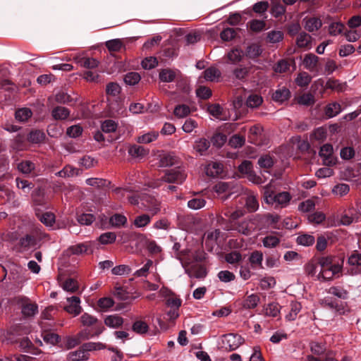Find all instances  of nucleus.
<instances>
[{
    "label": "nucleus",
    "mask_w": 361,
    "mask_h": 361,
    "mask_svg": "<svg viewBox=\"0 0 361 361\" xmlns=\"http://www.w3.org/2000/svg\"><path fill=\"white\" fill-rule=\"evenodd\" d=\"M264 199L267 204L275 207H286L291 200L288 192H281L275 194L269 187H266L264 192Z\"/></svg>",
    "instance_id": "f257e3e1"
},
{
    "label": "nucleus",
    "mask_w": 361,
    "mask_h": 361,
    "mask_svg": "<svg viewBox=\"0 0 361 361\" xmlns=\"http://www.w3.org/2000/svg\"><path fill=\"white\" fill-rule=\"evenodd\" d=\"M243 342V338L238 334H228L224 335L221 339L222 348L232 351L237 349Z\"/></svg>",
    "instance_id": "f03ea898"
},
{
    "label": "nucleus",
    "mask_w": 361,
    "mask_h": 361,
    "mask_svg": "<svg viewBox=\"0 0 361 361\" xmlns=\"http://www.w3.org/2000/svg\"><path fill=\"white\" fill-rule=\"evenodd\" d=\"M186 178V174L179 169L167 170L162 180L168 183L181 184Z\"/></svg>",
    "instance_id": "7ed1b4c3"
},
{
    "label": "nucleus",
    "mask_w": 361,
    "mask_h": 361,
    "mask_svg": "<svg viewBox=\"0 0 361 361\" xmlns=\"http://www.w3.org/2000/svg\"><path fill=\"white\" fill-rule=\"evenodd\" d=\"M142 204L145 209L152 216L157 215L161 212V202L154 197H145L143 199Z\"/></svg>",
    "instance_id": "20e7f679"
},
{
    "label": "nucleus",
    "mask_w": 361,
    "mask_h": 361,
    "mask_svg": "<svg viewBox=\"0 0 361 361\" xmlns=\"http://www.w3.org/2000/svg\"><path fill=\"white\" fill-rule=\"evenodd\" d=\"M319 154L323 159L324 164L326 166L336 164V159L333 156V147L331 145L326 144L321 147Z\"/></svg>",
    "instance_id": "39448f33"
},
{
    "label": "nucleus",
    "mask_w": 361,
    "mask_h": 361,
    "mask_svg": "<svg viewBox=\"0 0 361 361\" xmlns=\"http://www.w3.org/2000/svg\"><path fill=\"white\" fill-rule=\"evenodd\" d=\"M67 302L68 303L64 307V310L69 314L77 316L80 314L82 307L80 306V299L78 296H72L67 298Z\"/></svg>",
    "instance_id": "423d86ee"
},
{
    "label": "nucleus",
    "mask_w": 361,
    "mask_h": 361,
    "mask_svg": "<svg viewBox=\"0 0 361 361\" xmlns=\"http://www.w3.org/2000/svg\"><path fill=\"white\" fill-rule=\"evenodd\" d=\"M91 246H92L91 242L78 243L77 245L70 246L65 251V254L67 256H71L73 255H81L83 253H86L88 251V250L91 247Z\"/></svg>",
    "instance_id": "0eeeda50"
},
{
    "label": "nucleus",
    "mask_w": 361,
    "mask_h": 361,
    "mask_svg": "<svg viewBox=\"0 0 361 361\" xmlns=\"http://www.w3.org/2000/svg\"><path fill=\"white\" fill-rule=\"evenodd\" d=\"M214 190L219 195L226 193L225 197H222L224 200H226L231 194L234 193L235 190L231 183L219 182L214 187Z\"/></svg>",
    "instance_id": "6e6552de"
},
{
    "label": "nucleus",
    "mask_w": 361,
    "mask_h": 361,
    "mask_svg": "<svg viewBox=\"0 0 361 361\" xmlns=\"http://www.w3.org/2000/svg\"><path fill=\"white\" fill-rule=\"evenodd\" d=\"M318 61V56L313 54H307L303 59L302 64L305 69L310 72H314L317 71Z\"/></svg>",
    "instance_id": "1a4fd4ad"
},
{
    "label": "nucleus",
    "mask_w": 361,
    "mask_h": 361,
    "mask_svg": "<svg viewBox=\"0 0 361 361\" xmlns=\"http://www.w3.org/2000/svg\"><path fill=\"white\" fill-rule=\"evenodd\" d=\"M67 359L70 361H85L89 359V353L83 350L82 345L78 350L68 353Z\"/></svg>",
    "instance_id": "9d476101"
},
{
    "label": "nucleus",
    "mask_w": 361,
    "mask_h": 361,
    "mask_svg": "<svg viewBox=\"0 0 361 361\" xmlns=\"http://www.w3.org/2000/svg\"><path fill=\"white\" fill-rule=\"evenodd\" d=\"M281 236L279 233H271L263 238L262 244L265 247H275L279 244Z\"/></svg>",
    "instance_id": "9b49d317"
},
{
    "label": "nucleus",
    "mask_w": 361,
    "mask_h": 361,
    "mask_svg": "<svg viewBox=\"0 0 361 361\" xmlns=\"http://www.w3.org/2000/svg\"><path fill=\"white\" fill-rule=\"evenodd\" d=\"M342 267L341 265H335L330 269H320L319 278L325 281L331 280L333 277L341 271Z\"/></svg>",
    "instance_id": "f8f14e48"
},
{
    "label": "nucleus",
    "mask_w": 361,
    "mask_h": 361,
    "mask_svg": "<svg viewBox=\"0 0 361 361\" xmlns=\"http://www.w3.org/2000/svg\"><path fill=\"white\" fill-rule=\"evenodd\" d=\"M207 111L216 119L225 120L226 115L224 108L219 104H212L207 106Z\"/></svg>",
    "instance_id": "ddd939ff"
},
{
    "label": "nucleus",
    "mask_w": 361,
    "mask_h": 361,
    "mask_svg": "<svg viewBox=\"0 0 361 361\" xmlns=\"http://www.w3.org/2000/svg\"><path fill=\"white\" fill-rule=\"evenodd\" d=\"M357 221L358 216L355 214V210L353 207L349 208L346 213L341 216V223L344 226H349L353 221Z\"/></svg>",
    "instance_id": "4468645a"
},
{
    "label": "nucleus",
    "mask_w": 361,
    "mask_h": 361,
    "mask_svg": "<svg viewBox=\"0 0 361 361\" xmlns=\"http://www.w3.org/2000/svg\"><path fill=\"white\" fill-rule=\"evenodd\" d=\"M104 324L110 328L117 329L123 325V319L118 314L109 315L105 318Z\"/></svg>",
    "instance_id": "2eb2a0df"
},
{
    "label": "nucleus",
    "mask_w": 361,
    "mask_h": 361,
    "mask_svg": "<svg viewBox=\"0 0 361 361\" xmlns=\"http://www.w3.org/2000/svg\"><path fill=\"white\" fill-rule=\"evenodd\" d=\"M206 174L208 176L216 177L223 171V165L219 162H212L205 168Z\"/></svg>",
    "instance_id": "dca6fc26"
},
{
    "label": "nucleus",
    "mask_w": 361,
    "mask_h": 361,
    "mask_svg": "<svg viewBox=\"0 0 361 361\" xmlns=\"http://www.w3.org/2000/svg\"><path fill=\"white\" fill-rule=\"evenodd\" d=\"M290 95V90L286 87L276 90L272 95V99L277 102H283L288 99Z\"/></svg>",
    "instance_id": "f3484780"
},
{
    "label": "nucleus",
    "mask_w": 361,
    "mask_h": 361,
    "mask_svg": "<svg viewBox=\"0 0 361 361\" xmlns=\"http://www.w3.org/2000/svg\"><path fill=\"white\" fill-rule=\"evenodd\" d=\"M203 73L204 79L210 82L218 81L221 76L220 71L214 66L207 68Z\"/></svg>",
    "instance_id": "a211bd4d"
},
{
    "label": "nucleus",
    "mask_w": 361,
    "mask_h": 361,
    "mask_svg": "<svg viewBox=\"0 0 361 361\" xmlns=\"http://www.w3.org/2000/svg\"><path fill=\"white\" fill-rule=\"evenodd\" d=\"M152 219V216L147 214H142L135 218L133 225L137 228H142L148 226Z\"/></svg>",
    "instance_id": "6ab92c4d"
},
{
    "label": "nucleus",
    "mask_w": 361,
    "mask_h": 361,
    "mask_svg": "<svg viewBox=\"0 0 361 361\" xmlns=\"http://www.w3.org/2000/svg\"><path fill=\"white\" fill-rule=\"evenodd\" d=\"M209 147L210 142L206 138H200L195 140L193 145L194 149L199 153L200 155H203Z\"/></svg>",
    "instance_id": "aec40b11"
},
{
    "label": "nucleus",
    "mask_w": 361,
    "mask_h": 361,
    "mask_svg": "<svg viewBox=\"0 0 361 361\" xmlns=\"http://www.w3.org/2000/svg\"><path fill=\"white\" fill-rule=\"evenodd\" d=\"M51 116L55 120H65L70 116V111L64 106H56L51 111Z\"/></svg>",
    "instance_id": "412c9836"
},
{
    "label": "nucleus",
    "mask_w": 361,
    "mask_h": 361,
    "mask_svg": "<svg viewBox=\"0 0 361 361\" xmlns=\"http://www.w3.org/2000/svg\"><path fill=\"white\" fill-rule=\"evenodd\" d=\"M325 87L333 91L341 92L345 90L346 83L341 82L338 80L329 79L326 82Z\"/></svg>",
    "instance_id": "4be33fe9"
},
{
    "label": "nucleus",
    "mask_w": 361,
    "mask_h": 361,
    "mask_svg": "<svg viewBox=\"0 0 361 361\" xmlns=\"http://www.w3.org/2000/svg\"><path fill=\"white\" fill-rule=\"evenodd\" d=\"M341 106L338 102H332L325 107V115L328 118H333L341 112Z\"/></svg>",
    "instance_id": "5701e85b"
},
{
    "label": "nucleus",
    "mask_w": 361,
    "mask_h": 361,
    "mask_svg": "<svg viewBox=\"0 0 361 361\" xmlns=\"http://www.w3.org/2000/svg\"><path fill=\"white\" fill-rule=\"evenodd\" d=\"M259 300V296L257 294H251L245 298L243 302V307L245 309H254L258 305Z\"/></svg>",
    "instance_id": "b1692460"
},
{
    "label": "nucleus",
    "mask_w": 361,
    "mask_h": 361,
    "mask_svg": "<svg viewBox=\"0 0 361 361\" xmlns=\"http://www.w3.org/2000/svg\"><path fill=\"white\" fill-rule=\"evenodd\" d=\"M312 37L305 32H301L297 37L296 44L298 47L307 48L311 47Z\"/></svg>",
    "instance_id": "393cba45"
},
{
    "label": "nucleus",
    "mask_w": 361,
    "mask_h": 361,
    "mask_svg": "<svg viewBox=\"0 0 361 361\" xmlns=\"http://www.w3.org/2000/svg\"><path fill=\"white\" fill-rule=\"evenodd\" d=\"M322 25V20L318 18L305 19V28L309 32L318 30Z\"/></svg>",
    "instance_id": "a878e982"
},
{
    "label": "nucleus",
    "mask_w": 361,
    "mask_h": 361,
    "mask_svg": "<svg viewBox=\"0 0 361 361\" xmlns=\"http://www.w3.org/2000/svg\"><path fill=\"white\" fill-rule=\"evenodd\" d=\"M245 205L247 210L250 212H254L258 209L259 202L257 200L256 195L253 192L248 194L247 196Z\"/></svg>",
    "instance_id": "bb28decb"
},
{
    "label": "nucleus",
    "mask_w": 361,
    "mask_h": 361,
    "mask_svg": "<svg viewBox=\"0 0 361 361\" xmlns=\"http://www.w3.org/2000/svg\"><path fill=\"white\" fill-rule=\"evenodd\" d=\"M149 150L142 146L133 145L128 149V154L134 158H142L148 154Z\"/></svg>",
    "instance_id": "cd10ccee"
},
{
    "label": "nucleus",
    "mask_w": 361,
    "mask_h": 361,
    "mask_svg": "<svg viewBox=\"0 0 361 361\" xmlns=\"http://www.w3.org/2000/svg\"><path fill=\"white\" fill-rule=\"evenodd\" d=\"M176 77V71L171 69H163L159 73V79L164 82H171L174 80Z\"/></svg>",
    "instance_id": "c85d7f7f"
},
{
    "label": "nucleus",
    "mask_w": 361,
    "mask_h": 361,
    "mask_svg": "<svg viewBox=\"0 0 361 361\" xmlns=\"http://www.w3.org/2000/svg\"><path fill=\"white\" fill-rule=\"evenodd\" d=\"M312 80V77L307 72H301L296 77L295 82L301 87H305L309 85Z\"/></svg>",
    "instance_id": "c756f323"
},
{
    "label": "nucleus",
    "mask_w": 361,
    "mask_h": 361,
    "mask_svg": "<svg viewBox=\"0 0 361 361\" xmlns=\"http://www.w3.org/2000/svg\"><path fill=\"white\" fill-rule=\"evenodd\" d=\"M32 115V111L28 108H22L16 111V118L20 121L24 122L27 121Z\"/></svg>",
    "instance_id": "7c9ffc66"
},
{
    "label": "nucleus",
    "mask_w": 361,
    "mask_h": 361,
    "mask_svg": "<svg viewBox=\"0 0 361 361\" xmlns=\"http://www.w3.org/2000/svg\"><path fill=\"white\" fill-rule=\"evenodd\" d=\"M243 56V51L237 48L231 50L227 54L228 61L233 64L240 62L242 60Z\"/></svg>",
    "instance_id": "2f4dec72"
},
{
    "label": "nucleus",
    "mask_w": 361,
    "mask_h": 361,
    "mask_svg": "<svg viewBox=\"0 0 361 361\" xmlns=\"http://www.w3.org/2000/svg\"><path fill=\"white\" fill-rule=\"evenodd\" d=\"M271 13L275 17L282 16L286 12V8L281 4L279 0L271 1Z\"/></svg>",
    "instance_id": "473e14b6"
},
{
    "label": "nucleus",
    "mask_w": 361,
    "mask_h": 361,
    "mask_svg": "<svg viewBox=\"0 0 361 361\" xmlns=\"http://www.w3.org/2000/svg\"><path fill=\"white\" fill-rule=\"evenodd\" d=\"M109 222L114 227H121L126 224L127 218L124 215L116 214L110 218Z\"/></svg>",
    "instance_id": "72a5a7b5"
},
{
    "label": "nucleus",
    "mask_w": 361,
    "mask_h": 361,
    "mask_svg": "<svg viewBox=\"0 0 361 361\" xmlns=\"http://www.w3.org/2000/svg\"><path fill=\"white\" fill-rule=\"evenodd\" d=\"M158 135H159V134L156 131L149 132V133H145L141 136H139L137 139V141L139 143H144V144L150 143L152 141L157 140V138L158 137Z\"/></svg>",
    "instance_id": "f704fd0d"
},
{
    "label": "nucleus",
    "mask_w": 361,
    "mask_h": 361,
    "mask_svg": "<svg viewBox=\"0 0 361 361\" xmlns=\"http://www.w3.org/2000/svg\"><path fill=\"white\" fill-rule=\"evenodd\" d=\"M118 124L113 120H105L101 125L102 132L105 133H110L115 132L117 129Z\"/></svg>",
    "instance_id": "c9c22d12"
},
{
    "label": "nucleus",
    "mask_w": 361,
    "mask_h": 361,
    "mask_svg": "<svg viewBox=\"0 0 361 361\" xmlns=\"http://www.w3.org/2000/svg\"><path fill=\"white\" fill-rule=\"evenodd\" d=\"M37 312V305L33 303H25L22 307V313L25 317H32Z\"/></svg>",
    "instance_id": "e433bc0d"
},
{
    "label": "nucleus",
    "mask_w": 361,
    "mask_h": 361,
    "mask_svg": "<svg viewBox=\"0 0 361 361\" xmlns=\"http://www.w3.org/2000/svg\"><path fill=\"white\" fill-rule=\"evenodd\" d=\"M263 102L262 97L258 94H250L246 101L247 106L250 108H256L262 104Z\"/></svg>",
    "instance_id": "4c0bfd02"
},
{
    "label": "nucleus",
    "mask_w": 361,
    "mask_h": 361,
    "mask_svg": "<svg viewBox=\"0 0 361 361\" xmlns=\"http://www.w3.org/2000/svg\"><path fill=\"white\" fill-rule=\"evenodd\" d=\"M78 175V170L71 166H66L62 170L56 173V176L62 178H69Z\"/></svg>",
    "instance_id": "58836bf2"
},
{
    "label": "nucleus",
    "mask_w": 361,
    "mask_h": 361,
    "mask_svg": "<svg viewBox=\"0 0 361 361\" xmlns=\"http://www.w3.org/2000/svg\"><path fill=\"white\" fill-rule=\"evenodd\" d=\"M37 240L32 233L31 235H27L20 239V245L24 248H30L35 247L37 245Z\"/></svg>",
    "instance_id": "ea45409f"
},
{
    "label": "nucleus",
    "mask_w": 361,
    "mask_h": 361,
    "mask_svg": "<svg viewBox=\"0 0 361 361\" xmlns=\"http://www.w3.org/2000/svg\"><path fill=\"white\" fill-rule=\"evenodd\" d=\"M315 241L314 237L312 235L309 234H303L300 235L297 238L296 242L298 244L304 245V246H310L314 244Z\"/></svg>",
    "instance_id": "a19ab883"
},
{
    "label": "nucleus",
    "mask_w": 361,
    "mask_h": 361,
    "mask_svg": "<svg viewBox=\"0 0 361 361\" xmlns=\"http://www.w3.org/2000/svg\"><path fill=\"white\" fill-rule=\"evenodd\" d=\"M206 201L201 197H195L188 202V207L194 210L200 209L205 206Z\"/></svg>",
    "instance_id": "79ce46f5"
},
{
    "label": "nucleus",
    "mask_w": 361,
    "mask_h": 361,
    "mask_svg": "<svg viewBox=\"0 0 361 361\" xmlns=\"http://www.w3.org/2000/svg\"><path fill=\"white\" fill-rule=\"evenodd\" d=\"M190 113V109L185 104H180L175 107L173 114L178 118H184Z\"/></svg>",
    "instance_id": "37998d69"
},
{
    "label": "nucleus",
    "mask_w": 361,
    "mask_h": 361,
    "mask_svg": "<svg viewBox=\"0 0 361 361\" xmlns=\"http://www.w3.org/2000/svg\"><path fill=\"white\" fill-rule=\"evenodd\" d=\"M82 346L83 350H85L87 353L90 351L99 350L106 348L105 345L100 342L85 343L82 344Z\"/></svg>",
    "instance_id": "c03bdc74"
},
{
    "label": "nucleus",
    "mask_w": 361,
    "mask_h": 361,
    "mask_svg": "<svg viewBox=\"0 0 361 361\" xmlns=\"http://www.w3.org/2000/svg\"><path fill=\"white\" fill-rule=\"evenodd\" d=\"M301 305L300 303L298 302H293L290 304V312L286 315V319L288 320H294L298 314L301 310Z\"/></svg>",
    "instance_id": "a18cd8bd"
},
{
    "label": "nucleus",
    "mask_w": 361,
    "mask_h": 361,
    "mask_svg": "<svg viewBox=\"0 0 361 361\" xmlns=\"http://www.w3.org/2000/svg\"><path fill=\"white\" fill-rule=\"evenodd\" d=\"M133 330L137 334H142L148 331L149 326L145 322L136 321L133 324Z\"/></svg>",
    "instance_id": "49530a36"
},
{
    "label": "nucleus",
    "mask_w": 361,
    "mask_h": 361,
    "mask_svg": "<svg viewBox=\"0 0 361 361\" xmlns=\"http://www.w3.org/2000/svg\"><path fill=\"white\" fill-rule=\"evenodd\" d=\"M106 47L110 51H118L123 47V42L119 39H111L106 42Z\"/></svg>",
    "instance_id": "de8ad7c7"
},
{
    "label": "nucleus",
    "mask_w": 361,
    "mask_h": 361,
    "mask_svg": "<svg viewBox=\"0 0 361 361\" xmlns=\"http://www.w3.org/2000/svg\"><path fill=\"white\" fill-rule=\"evenodd\" d=\"M188 273L190 278L203 279L207 275V271L203 267L193 268Z\"/></svg>",
    "instance_id": "09e8293b"
},
{
    "label": "nucleus",
    "mask_w": 361,
    "mask_h": 361,
    "mask_svg": "<svg viewBox=\"0 0 361 361\" xmlns=\"http://www.w3.org/2000/svg\"><path fill=\"white\" fill-rule=\"evenodd\" d=\"M319 264L321 269H330L334 267L335 265H340L339 264H335L333 262L332 257H322L319 259Z\"/></svg>",
    "instance_id": "8fccbe9b"
},
{
    "label": "nucleus",
    "mask_w": 361,
    "mask_h": 361,
    "mask_svg": "<svg viewBox=\"0 0 361 361\" xmlns=\"http://www.w3.org/2000/svg\"><path fill=\"white\" fill-rule=\"evenodd\" d=\"M258 164L261 168L269 169L274 165L273 158L268 154L261 156L258 159Z\"/></svg>",
    "instance_id": "3c124183"
},
{
    "label": "nucleus",
    "mask_w": 361,
    "mask_h": 361,
    "mask_svg": "<svg viewBox=\"0 0 361 361\" xmlns=\"http://www.w3.org/2000/svg\"><path fill=\"white\" fill-rule=\"evenodd\" d=\"M140 75L136 72L128 73L124 78V81L129 85H134L140 80Z\"/></svg>",
    "instance_id": "603ef678"
},
{
    "label": "nucleus",
    "mask_w": 361,
    "mask_h": 361,
    "mask_svg": "<svg viewBox=\"0 0 361 361\" xmlns=\"http://www.w3.org/2000/svg\"><path fill=\"white\" fill-rule=\"evenodd\" d=\"M265 314L269 317H276L280 312L279 305L277 303L269 304L265 310Z\"/></svg>",
    "instance_id": "864d4df0"
},
{
    "label": "nucleus",
    "mask_w": 361,
    "mask_h": 361,
    "mask_svg": "<svg viewBox=\"0 0 361 361\" xmlns=\"http://www.w3.org/2000/svg\"><path fill=\"white\" fill-rule=\"evenodd\" d=\"M250 262L252 266L262 267L263 260V254L260 251L253 252L250 257Z\"/></svg>",
    "instance_id": "5fc2aeb1"
},
{
    "label": "nucleus",
    "mask_w": 361,
    "mask_h": 361,
    "mask_svg": "<svg viewBox=\"0 0 361 361\" xmlns=\"http://www.w3.org/2000/svg\"><path fill=\"white\" fill-rule=\"evenodd\" d=\"M344 28V25L343 23L340 22H334L331 23L329 27V33L331 35L336 36L341 34Z\"/></svg>",
    "instance_id": "6e6d98bb"
},
{
    "label": "nucleus",
    "mask_w": 361,
    "mask_h": 361,
    "mask_svg": "<svg viewBox=\"0 0 361 361\" xmlns=\"http://www.w3.org/2000/svg\"><path fill=\"white\" fill-rule=\"evenodd\" d=\"M262 53L260 47L256 44L249 46L246 50V55L251 59H255L259 56Z\"/></svg>",
    "instance_id": "4d7b16f0"
},
{
    "label": "nucleus",
    "mask_w": 361,
    "mask_h": 361,
    "mask_svg": "<svg viewBox=\"0 0 361 361\" xmlns=\"http://www.w3.org/2000/svg\"><path fill=\"white\" fill-rule=\"evenodd\" d=\"M350 190L348 185L345 183L338 184L332 189V192L338 196L342 197L346 195Z\"/></svg>",
    "instance_id": "13d9d810"
},
{
    "label": "nucleus",
    "mask_w": 361,
    "mask_h": 361,
    "mask_svg": "<svg viewBox=\"0 0 361 361\" xmlns=\"http://www.w3.org/2000/svg\"><path fill=\"white\" fill-rule=\"evenodd\" d=\"M327 135L326 129L324 127L317 128L311 135V138L318 141H323L326 139Z\"/></svg>",
    "instance_id": "bf43d9fd"
},
{
    "label": "nucleus",
    "mask_w": 361,
    "mask_h": 361,
    "mask_svg": "<svg viewBox=\"0 0 361 361\" xmlns=\"http://www.w3.org/2000/svg\"><path fill=\"white\" fill-rule=\"evenodd\" d=\"M82 131V128L78 124L68 127L66 130V134L71 137L75 138L81 135Z\"/></svg>",
    "instance_id": "052dcab7"
},
{
    "label": "nucleus",
    "mask_w": 361,
    "mask_h": 361,
    "mask_svg": "<svg viewBox=\"0 0 361 361\" xmlns=\"http://www.w3.org/2000/svg\"><path fill=\"white\" fill-rule=\"evenodd\" d=\"M298 103L305 106L312 105L314 103V97L310 93H305L298 97Z\"/></svg>",
    "instance_id": "680f3d73"
},
{
    "label": "nucleus",
    "mask_w": 361,
    "mask_h": 361,
    "mask_svg": "<svg viewBox=\"0 0 361 361\" xmlns=\"http://www.w3.org/2000/svg\"><path fill=\"white\" fill-rule=\"evenodd\" d=\"M44 138V134L40 130H34L30 133L28 140L32 143H39Z\"/></svg>",
    "instance_id": "e2e57ef3"
},
{
    "label": "nucleus",
    "mask_w": 361,
    "mask_h": 361,
    "mask_svg": "<svg viewBox=\"0 0 361 361\" xmlns=\"http://www.w3.org/2000/svg\"><path fill=\"white\" fill-rule=\"evenodd\" d=\"M175 164V157L170 154H164L159 161V166L167 167Z\"/></svg>",
    "instance_id": "0e129e2a"
},
{
    "label": "nucleus",
    "mask_w": 361,
    "mask_h": 361,
    "mask_svg": "<svg viewBox=\"0 0 361 361\" xmlns=\"http://www.w3.org/2000/svg\"><path fill=\"white\" fill-rule=\"evenodd\" d=\"M18 169L23 173H29L35 169V164L30 161H24L18 165Z\"/></svg>",
    "instance_id": "69168bd1"
},
{
    "label": "nucleus",
    "mask_w": 361,
    "mask_h": 361,
    "mask_svg": "<svg viewBox=\"0 0 361 361\" xmlns=\"http://www.w3.org/2000/svg\"><path fill=\"white\" fill-rule=\"evenodd\" d=\"M63 288L66 291L74 293L78 289V283L73 279H68L63 283Z\"/></svg>",
    "instance_id": "338daca9"
},
{
    "label": "nucleus",
    "mask_w": 361,
    "mask_h": 361,
    "mask_svg": "<svg viewBox=\"0 0 361 361\" xmlns=\"http://www.w3.org/2000/svg\"><path fill=\"white\" fill-rule=\"evenodd\" d=\"M348 264L351 266H360L361 265V254L357 251H354L348 257Z\"/></svg>",
    "instance_id": "774afa93"
}]
</instances>
